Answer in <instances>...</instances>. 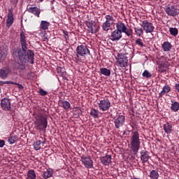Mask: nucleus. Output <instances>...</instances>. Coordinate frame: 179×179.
I'll return each mask as SVG.
<instances>
[{
	"instance_id": "1",
	"label": "nucleus",
	"mask_w": 179,
	"mask_h": 179,
	"mask_svg": "<svg viewBox=\"0 0 179 179\" xmlns=\"http://www.w3.org/2000/svg\"><path fill=\"white\" fill-rule=\"evenodd\" d=\"M13 57L18 59L20 64H34V52L28 50V48H15Z\"/></svg>"
},
{
	"instance_id": "2",
	"label": "nucleus",
	"mask_w": 179,
	"mask_h": 179,
	"mask_svg": "<svg viewBox=\"0 0 179 179\" xmlns=\"http://www.w3.org/2000/svg\"><path fill=\"white\" fill-rule=\"evenodd\" d=\"M34 118V124L36 129H38V131H43V132H45L47 127H48V120L47 119V116H45L43 113H37L36 115H35Z\"/></svg>"
},
{
	"instance_id": "3",
	"label": "nucleus",
	"mask_w": 179,
	"mask_h": 179,
	"mask_svg": "<svg viewBox=\"0 0 179 179\" xmlns=\"http://www.w3.org/2000/svg\"><path fill=\"white\" fill-rule=\"evenodd\" d=\"M130 149L134 155H136L141 149V139L139 138V133L133 131L130 138Z\"/></svg>"
},
{
	"instance_id": "4",
	"label": "nucleus",
	"mask_w": 179,
	"mask_h": 179,
	"mask_svg": "<svg viewBox=\"0 0 179 179\" xmlns=\"http://www.w3.org/2000/svg\"><path fill=\"white\" fill-rule=\"evenodd\" d=\"M76 59L78 62H81L80 57H86V55H90V50L87 48V46L85 45H78L76 50Z\"/></svg>"
},
{
	"instance_id": "5",
	"label": "nucleus",
	"mask_w": 179,
	"mask_h": 179,
	"mask_svg": "<svg viewBox=\"0 0 179 179\" xmlns=\"http://www.w3.org/2000/svg\"><path fill=\"white\" fill-rule=\"evenodd\" d=\"M116 30L124 33L127 37H132L134 36V30L132 29L127 27L122 22L119 21L116 23Z\"/></svg>"
},
{
	"instance_id": "6",
	"label": "nucleus",
	"mask_w": 179,
	"mask_h": 179,
	"mask_svg": "<svg viewBox=\"0 0 179 179\" xmlns=\"http://www.w3.org/2000/svg\"><path fill=\"white\" fill-rule=\"evenodd\" d=\"M106 21L102 24L101 27L103 31H108L110 30V27L114 24V22H115V20H114V17L110 15H106L105 16Z\"/></svg>"
},
{
	"instance_id": "7",
	"label": "nucleus",
	"mask_w": 179,
	"mask_h": 179,
	"mask_svg": "<svg viewBox=\"0 0 179 179\" xmlns=\"http://www.w3.org/2000/svg\"><path fill=\"white\" fill-rule=\"evenodd\" d=\"M165 12L169 16H177L179 14V10L174 4H169L165 8Z\"/></svg>"
},
{
	"instance_id": "8",
	"label": "nucleus",
	"mask_w": 179,
	"mask_h": 179,
	"mask_svg": "<svg viewBox=\"0 0 179 179\" xmlns=\"http://www.w3.org/2000/svg\"><path fill=\"white\" fill-rule=\"evenodd\" d=\"M98 107L101 111H108L111 107V102L108 99L100 100L98 103Z\"/></svg>"
},
{
	"instance_id": "9",
	"label": "nucleus",
	"mask_w": 179,
	"mask_h": 179,
	"mask_svg": "<svg viewBox=\"0 0 179 179\" xmlns=\"http://www.w3.org/2000/svg\"><path fill=\"white\" fill-rule=\"evenodd\" d=\"M141 27H143V30L147 34L149 33L152 34L153 31H155V26H153V24L148 20L143 21Z\"/></svg>"
},
{
	"instance_id": "10",
	"label": "nucleus",
	"mask_w": 179,
	"mask_h": 179,
	"mask_svg": "<svg viewBox=\"0 0 179 179\" xmlns=\"http://www.w3.org/2000/svg\"><path fill=\"white\" fill-rule=\"evenodd\" d=\"M80 162L86 169L93 168V160H92V157H90V156L83 155L81 157Z\"/></svg>"
},
{
	"instance_id": "11",
	"label": "nucleus",
	"mask_w": 179,
	"mask_h": 179,
	"mask_svg": "<svg viewBox=\"0 0 179 179\" xmlns=\"http://www.w3.org/2000/svg\"><path fill=\"white\" fill-rule=\"evenodd\" d=\"M117 66L125 68L128 65V58L125 55L120 54L117 59Z\"/></svg>"
},
{
	"instance_id": "12",
	"label": "nucleus",
	"mask_w": 179,
	"mask_h": 179,
	"mask_svg": "<svg viewBox=\"0 0 179 179\" xmlns=\"http://www.w3.org/2000/svg\"><path fill=\"white\" fill-rule=\"evenodd\" d=\"M115 127L117 129H120L121 127H124L125 124V116L120 115L115 119H114Z\"/></svg>"
},
{
	"instance_id": "13",
	"label": "nucleus",
	"mask_w": 179,
	"mask_h": 179,
	"mask_svg": "<svg viewBox=\"0 0 179 179\" xmlns=\"http://www.w3.org/2000/svg\"><path fill=\"white\" fill-rule=\"evenodd\" d=\"M20 43L21 44V48H28L29 44H27V34H26L23 31L20 34Z\"/></svg>"
},
{
	"instance_id": "14",
	"label": "nucleus",
	"mask_w": 179,
	"mask_h": 179,
	"mask_svg": "<svg viewBox=\"0 0 179 179\" xmlns=\"http://www.w3.org/2000/svg\"><path fill=\"white\" fill-rule=\"evenodd\" d=\"M15 22V17H13V8H10L8 13L7 19L6 21V27H10Z\"/></svg>"
},
{
	"instance_id": "15",
	"label": "nucleus",
	"mask_w": 179,
	"mask_h": 179,
	"mask_svg": "<svg viewBox=\"0 0 179 179\" xmlns=\"http://www.w3.org/2000/svg\"><path fill=\"white\" fill-rule=\"evenodd\" d=\"M45 138L40 136L36 142L34 143V148L35 150H40L41 149V145L44 146L45 145Z\"/></svg>"
},
{
	"instance_id": "16",
	"label": "nucleus",
	"mask_w": 179,
	"mask_h": 179,
	"mask_svg": "<svg viewBox=\"0 0 179 179\" xmlns=\"http://www.w3.org/2000/svg\"><path fill=\"white\" fill-rule=\"evenodd\" d=\"M121 38H122V32L117 29H115L111 32L110 40H112V41H119Z\"/></svg>"
},
{
	"instance_id": "17",
	"label": "nucleus",
	"mask_w": 179,
	"mask_h": 179,
	"mask_svg": "<svg viewBox=\"0 0 179 179\" xmlns=\"http://www.w3.org/2000/svg\"><path fill=\"white\" fill-rule=\"evenodd\" d=\"M1 107L4 111H9L10 110V100L8 98L1 99Z\"/></svg>"
},
{
	"instance_id": "18",
	"label": "nucleus",
	"mask_w": 179,
	"mask_h": 179,
	"mask_svg": "<svg viewBox=\"0 0 179 179\" xmlns=\"http://www.w3.org/2000/svg\"><path fill=\"white\" fill-rule=\"evenodd\" d=\"M141 155V160L142 163H148L149 159H150V152L145 150H143L140 152Z\"/></svg>"
},
{
	"instance_id": "19",
	"label": "nucleus",
	"mask_w": 179,
	"mask_h": 179,
	"mask_svg": "<svg viewBox=\"0 0 179 179\" xmlns=\"http://www.w3.org/2000/svg\"><path fill=\"white\" fill-rule=\"evenodd\" d=\"M8 46L4 45L0 49V62L2 61H5V58H6L8 55Z\"/></svg>"
},
{
	"instance_id": "20",
	"label": "nucleus",
	"mask_w": 179,
	"mask_h": 179,
	"mask_svg": "<svg viewBox=\"0 0 179 179\" xmlns=\"http://www.w3.org/2000/svg\"><path fill=\"white\" fill-rule=\"evenodd\" d=\"M87 27H88V31L90 33H92V34L94 33H97L98 28L94 21L92 20L91 22H90L87 24Z\"/></svg>"
},
{
	"instance_id": "21",
	"label": "nucleus",
	"mask_w": 179,
	"mask_h": 179,
	"mask_svg": "<svg viewBox=\"0 0 179 179\" xmlns=\"http://www.w3.org/2000/svg\"><path fill=\"white\" fill-rule=\"evenodd\" d=\"M27 10L29 13H32V15H34L36 17H40L41 10L38 7H29L27 8Z\"/></svg>"
},
{
	"instance_id": "22",
	"label": "nucleus",
	"mask_w": 179,
	"mask_h": 179,
	"mask_svg": "<svg viewBox=\"0 0 179 179\" xmlns=\"http://www.w3.org/2000/svg\"><path fill=\"white\" fill-rule=\"evenodd\" d=\"M171 92V87L169 85H165L162 90L159 93V97H163L164 94H167L168 93H170Z\"/></svg>"
},
{
	"instance_id": "23",
	"label": "nucleus",
	"mask_w": 179,
	"mask_h": 179,
	"mask_svg": "<svg viewBox=\"0 0 179 179\" xmlns=\"http://www.w3.org/2000/svg\"><path fill=\"white\" fill-rule=\"evenodd\" d=\"M59 105V107H62L64 110H66V111H69V108H71V103L68 101L60 100Z\"/></svg>"
},
{
	"instance_id": "24",
	"label": "nucleus",
	"mask_w": 179,
	"mask_h": 179,
	"mask_svg": "<svg viewBox=\"0 0 179 179\" xmlns=\"http://www.w3.org/2000/svg\"><path fill=\"white\" fill-rule=\"evenodd\" d=\"M164 131L165 134H171L173 132V124L169 122H166L164 125H163Z\"/></svg>"
},
{
	"instance_id": "25",
	"label": "nucleus",
	"mask_w": 179,
	"mask_h": 179,
	"mask_svg": "<svg viewBox=\"0 0 179 179\" xmlns=\"http://www.w3.org/2000/svg\"><path fill=\"white\" fill-rule=\"evenodd\" d=\"M52 176H54V170L50 168H48L46 171H44L42 174V177H43L44 179L50 178Z\"/></svg>"
},
{
	"instance_id": "26",
	"label": "nucleus",
	"mask_w": 179,
	"mask_h": 179,
	"mask_svg": "<svg viewBox=\"0 0 179 179\" xmlns=\"http://www.w3.org/2000/svg\"><path fill=\"white\" fill-rule=\"evenodd\" d=\"M10 73V71L8 69L3 68L0 69V78L1 79H6L8 75Z\"/></svg>"
},
{
	"instance_id": "27",
	"label": "nucleus",
	"mask_w": 179,
	"mask_h": 179,
	"mask_svg": "<svg viewBox=\"0 0 179 179\" xmlns=\"http://www.w3.org/2000/svg\"><path fill=\"white\" fill-rule=\"evenodd\" d=\"M171 107L170 109L171 111H173V113H177L179 110V102L174 100H171Z\"/></svg>"
},
{
	"instance_id": "28",
	"label": "nucleus",
	"mask_w": 179,
	"mask_h": 179,
	"mask_svg": "<svg viewBox=\"0 0 179 179\" xmlns=\"http://www.w3.org/2000/svg\"><path fill=\"white\" fill-rule=\"evenodd\" d=\"M101 163L103 164V166H108L110 163H111V155H106L105 157H102L101 159Z\"/></svg>"
},
{
	"instance_id": "29",
	"label": "nucleus",
	"mask_w": 179,
	"mask_h": 179,
	"mask_svg": "<svg viewBox=\"0 0 179 179\" xmlns=\"http://www.w3.org/2000/svg\"><path fill=\"white\" fill-rule=\"evenodd\" d=\"M172 48L173 45L169 41H166L162 45V48L163 51H164L165 52L170 51V50H171Z\"/></svg>"
},
{
	"instance_id": "30",
	"label": "nucleus",
	"mask_w": 179,
	"mask_h": 179,
	"mask_svg": "<svg viewBox=\"0 0 179 179\" xmlns=\"http://www.w3.org/2000/svg\"><path fill=\"white\" fill-rule=\"evenodd\" d=\"M51 24L48 22V21L42 20L40 24V29L41 30H48V28L50 27Z\"/></svg>"
},
{
	"instance_id": "31",
	"label": "nucleus",
	"mask_w": 179,
	"mask_h": 179,
	"mask_svg": "<svg viewBox=\"0 0 179 179\" xmlns=\"http://www.w3.org/2000/svg\"><path fill=\"white\" fill-rule=\"evenodd\" d=\"M143 30L144 29H142V27H134V31L137 37H141L142 36H143Z\"/></svg>"
},
{
	"instance_id": "32",
	"label": "nucleus",
	"mask_w": 179,
	"mask_h": 179,
	"mask_svg": "<svg viewBox=\"0 0 179 179\" xmlns=\"http://www.w3.org/2000/svg\"><path fill=\"white\" fill-rule=\"evenodd\" d=\"M36 172L33 169H30L27 171V177L26 179H36Z\"/></svg>"
},
{
	"instance_id": "33",
	"label": "nucleus",
	"mask_w": 179,
	"mask_h": 179,
	"mask_svg": "<svg viewBox=\"0 0 179 179\" xmlns=\"http://www.w3.org/2000/svg\"><path fill=\"white\" fill-rule=\"evenodd\" d=\"M148 177L150 179H159V171L156 170L151 171Z\"/></svg>"
},
{
	"instance_id": "34",
	"label": "nucleus",
	"mask_w": 179,
	"mask_h": 179,
	"mask_svg": "<svg viewBox=\"0 0 179 179\" xmlns=\"http://www.w3.org/2000/svg\"><path fill=\"white\" fill-rule=\"evenodd\" d=\"M90 114L92 118H99V110L96 108H92Z\"/></svg>"
},
{
	"instance_id": "35",
	"label": "nucleus",
	"mask_w": 179,
	"mask_h": 179,
	"mask_svg": "<svg viewBox=\"0 0 179 179\" xmlns=\"http://www.w3.org/2000/svg\"><path fill=\"white\" fill-rule=\"evenodd\" d=\"M100 72L101 75H104L105 76H110L111 75V71L107 68H101Z\"/></svg>"
},
{
	"instance_id": "36",
	"label": "nucleus",
	"mask_w": 179,
	"mask_h": 179,
	"mask_svg": "<svg viewBox=\"0 0 179 179\" xmlns=\"http://www.w3.org/2000/svg\"><path fill=\"white\" fill-rule=\"evenodd\" d=\"M143 78H147L148 79L152 78V74L148 70H145L142 73Z\"/></svg>"
},
{
	"instance_id": "37",
	"label": "nucleus",
	"mask_w": 179,
	"mask_h": 179,
	"mask_svg": "<svg viewBox=\"0 0 179 179\" xmlns=\"http://www.w3.org/2000/svg\"><path fill=\"white\" fill-rule=\"evenodd\" d=\"M8 142L10 145H13V143H15V142H16V136H10L8 138Z\"/></svg>"
},
{
	"instance_id": "38",
	"label": "nucleus",
	"mask_w": 179,
	"mask_h": 179,
	"mask_svg": "<svg viewBox=\"0 0 179 179\" xmlns=\"http://www.w3.org/2000/svg\"><path fill=\"white\" fill-rule=\"evenodd\" d=\"M169 31L172 36H177L178 34V29L177 28H170Z\"/></svg>"
},
{
	"instance_id": "39",
	"label": "nucleus",
	"mask_w": 179,
	"mask_h": 179,
	"mask_svg": "<svg viewBox=\"0 0 179 179\" xmlns=\"http://www.w3.org/2000/svg\"><path fill=\"white\" fill-rule=\"evenodd\" d=\"M135 43L138 45L139 47L142 48V47H145V45H143V42L142 41V39L141 38H137L135 41Z\"/></svg>"
},
{
	"instance_id": "40",
	"label": "nucleus",
	"mask_w": 179,
	"mask_h": 179,
	"mask_svg": "<svg viewBox=\"0 0 179 179\" xmlns=\"http://www.w3.org/2000/svg\"><path fill=\"white\" fill-rule=\"evenodd\" d=\"M26 64H17V69H20L21 71H24V69H26Z\"/></svg>"
},
{
	"instance_id": "41",
	"label": "nucleus",
	"mask_w": 179,
	"mask_h": 179,
	"mask_svg": "<svg viewBox=\"0 0 179 179\" xmlns=\"http://www.w3.org/2000/svg\"><path fill=\"white\" fill-rule=\"evenodd\" d=\"M38 93L40 94V96H47V94H48V92L43 89L39 90Z\"/></svg>"
},
{
	"instance_id": "42",
	"label": "nucleus",
	"mask_w": 179,
	"mask_h": 179,
	"mask_svg": "<svg viewBox=\"0 0 179 179\" xmlns=\"http://www.w3.org/2000/svg\"><path fill=\"white\" fill-rule=\"evenodd\" d=\"M10 85H15L16 86H17L18 89H20V90H23L24 89V87H23V85H22L20 83H15L13 81V83H10Z\"/></svg>"
},
{
	"instance_id": "43",
	"label": "nucleus",
	"mask_w": 179,
	"mask_h": 179,
	"mask_svg": "<svg viewBox=\"0 0 179 179\" xmlns=\"http://www.w3.org/2000/svg\"><path fill=\"white\" fill-rule=\"evenodd\" d=\"M13 83V81H0V86H3V85H10Z\"/></svg>"
},
{
	"instance_id": "44",
	"label": "nucleus",
	"mask_w": 179,
	"mask_h": 179,
	"mask_svg": "<svg viewBox=\"0 0 179 179\" xmlns=\"http://www.w3.org/2000/svg\"><path fill=\"white\" fill-rule=\"evenodd\" d=\"M63 34L64 35V38L66 41L69 40V36L68 35V31H63Z\"/></svg>"
},
{
	"instance_id": "45",
	"label": "nucleus",
	"mask_w": 179,
	"mask_h": 179,
	"mask_svg": "<svg viewBox=\"0 0 179 179\" xmlns=\"http://www.w3.org/2000/svg\"><path fill=\"white\" fill-rule=\"evenodd\" d=\"M159 69H160V71L162 73L166 72V68H164V64H160Z\"/></svg>"
},
{
	"instance_id": "46",
	"label": "nucleus",
	"mask_w": 179,
	"mask_h": 179,
	"mask_svg": "<svg viewBox=\"0 0 179 179\" xmlns=\"http://www.w3.org/2000/svg\"><path fill=\"white\" fill-rule=\"evenodd\" d=\"M5 146V141L0 140V148H3Z\"/></svg>"
},
{
	"instance_id": "47",
	"label": "nucleus",
	"mask_w": 179,
	"mask_h": 179,
	"mask_svg": "<svg viewBox=\"0 0 179 179\" xmlns=\"http://www.w3.org/2000/svg\"><path fill=\"white\" fill-rule=\"evenodd\" d=\"M175 89L177 90L178 93H179V84L175 85Z\"/></svg>"
},
{
	"instance_id": "48",
	"label": "nucleus",
	"mask_w": 179,
	"mask_h": 179,
	"mask_svg": "<svg viewBox=\"0 0 179 179\" xmlns=\"http://www.w3.org/2000/svg\"><path fill=\"white\" fill-rule=\"evenodd\" d=\"M11 2H13V3H17V0H11Z\"/></svg>"
},
{
	"instance_id": "49",
	"label": "nucleus",
	"mask_w": 179,
	"mask_h": 179,
	"mask_svg": "<svg viewBox=\"0 0 179 179\" xmlns=\"http://www.w3.org/2000/svg\"><path fill=\"white\" fill-rule=\"evenodd\" d=\"M29 75H34V73L31 72L28 73V76H29Z\"/></svg>"
},
{
	"instance_id": "50",
	"label": "nucleus",
	"mask_w": 179,
	"mask_h": 179,
	"mask_svg": "<svg viewBox=\"0 0 179 179\" xmlns=\"http://www.w3.org/2000/svg\"><path fill=\"white\" fill-rule=\"evenodd\" d=\"M41 2H43V1H44V0H39Z\"/></svg>"
},
{
	"instance_id": "51",
	"label": "nucleus",
	"mask_w": 179,
	"mask_h": 179,
	"mask_svg": "<svg viewBox=\"0 0 179 179\" xmlns=\"http://www.w3.org/2000/svg\"><path fill=\"white\" fill-rule=\"evenodd\" d=\"M45 38V40H48V38Z\"/></svg>"
}]
</instances>
